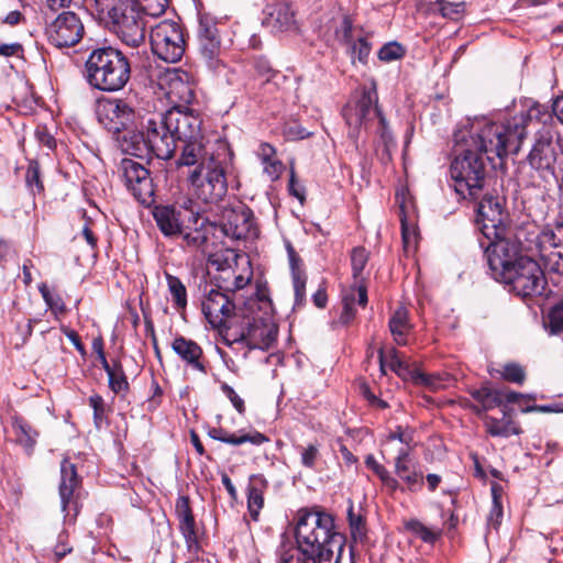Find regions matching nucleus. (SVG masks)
I'll return each mask as SVG.
<instances>
[{"mask_svg": "<svg viewBox=\"0 0 563 563\" xmlns=\"http://www.w3.org/2000/svg\"><path fill=\"white\" fill-rule=\"evenodd\" d=\"M526 119L512 117L505 122L486 118L467 119L454 131L450 177L454 191L462 198L476 200L486 188L487 162L518 154L523 143Z\"/></svg>", "mask_w": 563, "mask_h": 563, "instance_id": "f257e3e1", "label": "nucleus"}, {"mask_svg": "<svg viewBox=\"0 0 563 563\" xmlns=\"http://www.w3.org/2000/svg\"><path fill=\"white\" fill-rule=\"evenodd\" d=\"M295 538L299 550L319 563H340L344 537L335 531L333 517L319 509H300Z\"/></svg>", "mask_w": 563, "mask_h": 563, "instance_id": "f03ea898", "label": "nucleus"}, {"mask_svg": "<svg viewBox=\"0 0 563 563\" xmlns=\"http://www.w3.org/2000/svg\"><path fill=\"white\" fill-rule=\"evenodd\" d=\"M515 117H523L526 119L523 124L525 136H527L529 124L536 123L540 125L533 135L527 162L543 180L548 181L555 178L556 162L559 155L563 153V137L558 131V124L552 114L549 113L545 107L534 103L528 112H521Z\"/></svg>", "mask_w": 563, "mask_h": 563, "instance_id": "7ed1b4c3", "label": "nucleus"}, {"mask_svg": "<svg viewBox=\"0 0 563 563\" xmlns=\"http://www.w3.org/2000/svg\"><path fill=\"white\" fill-rule=\"evenodd\" d=\"M343 117L349 126V136L357 140L361 129L367 130L376 121V133L379 137L382 150H376L379 159L387 163L391 159V150L396 147L395 137L388 126V122L378 107L376 82L372 81L369 88H362L360 97L349 102L343 109Z\"/></svg>", "mask_w": 563, "mask_h": 563, "instance_id": "20e7f679", "label": "nucleus"}, {"mask_svg": "<svg viewBox=\"0 0 563 563\" xmlns=\"http://www.w3.org/2000/svg\"><path fill=\"white\" fill-rule=\"evenodd\" d=\"M82 75L92 89L115 92L123 89L131 78L130 60L114 47H98L89 53Z\"/></svg>", "mask_w": 563, "mask_h": 563, "instance_id": "39448f33", "label": "nucleus"}, {"mask_svg": "<svg viewBox=\"0 0 563 563\" xmlns=\"http://www.w3.org/2000/svg\"><path fill=\"white\" fill-rule=\"evenodd\" d=\"M233 153L228 143L217 142V153L188 175L195 196L206 203H218L228 192L227 169Z\"/></svg>", "mask_w": 563, "mask_h": 563, "instance_id": "423d86ee", "label": "nucleus"}, {"mask_svg": "<svg viewBox=\"0 0 563 563\" xmlns=\"http://www.w3.org/2000/svg\"><path fill=\"white\" fill-rule=\"evenodd\" d=\"M95 7L99 14L112 22L124 44L137 47L144 43L146 21L134 4L124 0H95Z\"/></svg>", "mask_w": 563, "mask_h": 563, "instance_id": "0eeeda50", "label": "nucleus"}, {"mask_svg": "<svg viewBox=\"0 0 563 563\" xmlns=\"http://www.w3.org/2000/svg\"><path fill=\"white\" fill-rule=\"evenodd\" d=\"M526 234L527 251L538 254L547 269L563 275V220L548 223L539 230L519 229L520 242Z\"/></svg>", "mask_w": 563, "mask_h": 563, "instance_id": "6e6552de", "label": "nucleus"}, {"mask_svg": "<svg viewBox=\"0 0 563 563\" xmlns=\"http://www.w3.org/2000/svg\"><path fill=\"white\" fill-rule=\"evenodd\" d=\"M164 113H158L146 120L142 133H131V144H126V135L123 136L122 150L134 154L144 143L148 151L159 159H169L176 151L173 135L165 129Z\"/></svg>", "mask_w": 563, "mask_h": 563, "instance_id": "1a4fd4ad", "label": "nucleus"}, {"mask_svg": "<svg viewBox=\"0 0 563 563\" xmlns=\"http://www.w3.org/2000/svg\"><path fill=\"white\" fill-rule=\"evenodd\" d=\"M277 325L263 318L243 317L240 323L228 325L224 339L231 344H242L249 350H269L277 340Z\"/></svg>", "mask_w": 563, "mask_h": 563, "instance_id": "9d476101", "label": "nucleus"}, {"mask_svg": "<svg viewBox=\"0 0 563 563\" xmlns=\"http://www.w3.org/2000/svg\"><path fill=\"white\" fill-rule=\"evenodd\" d=\"M504 234L501 233L498 238L488 240V244L485 247L489 269L497 282L501 278H509V274L523 257L520 254L521 249L527 251L525 241V238L528 236L527 234L521 236V242L518 239V232L516 233V241L505 238Z\"/></svg>", "mask_w": 563, "mask_h": 563, "instance_id": "9b49d317", "label": "nucleus"}, {"mask_svg": "<svg viewBox=\"0 0 563 563\" xmlns=\"http://www.w3.org/2000/svg\"><path fill=\"white\" fill-rule=\"evenodd\" d=\"M151 48L154 55L166 63H177L186 49L184 26L174 20H163L151 27Z\"/></svg>", "mask_w": 563, "mask_h": 563, "instance_id": "f8f14e48", "label": "nucleus"}, {"mask_svg": "<svg viewBox=\"0 0 563 563\" xmlns=\"http://www.w3.org/2000/svg\"><path fill=\"white\" fill-rule=\"evenodd\" d=\"M499 282L509 285L510 290L521 298L541 296L547 286L540 264L529 256L518 262L509 278H501Z\"/></svg>", "mask_w": 563, "mask_h": 563, "instance_id": "ddd939ff", "label": "nucleus"}, {"mask_svg": "<svg viewBox=\"0 0 563 563\" xmlns=\"http://www.w3.org/2000/svg\"><path fill=\"white\" fill-rule=\"evenodd\" d=\"M474 201L476 202V224L482 234L490 240L505 233V199L488 192L485 188L479 198Z\"/></svg>", "mask_w": 563, "mask_h": 563, "instance_id": "4468645a", "label": "nucleus"}, {"mask_svg": "<svg viewBox=\"0 0 563 563\" xmlns=\"http://www.w3.org/2000/svg\"><path fill=\"white\" fill-rule=\"evenodd\" d=\"M378 362L382 373H386L388 367L397 376H399L404 383H411L415 385H424L426 387H441L438 385L440 382H449V374H424L419 368L404 361L394 347L387 353L383 349L378 350Z\"/></svg>", "mask_w": 563, "mask_h": 563, "instance_id": "2eb2a0df", "label": "nucleus"}, {"mask_svg": "<svg viewBox=\"0 0 563 563\" xmlns=\"http://www.w3.org/2000/svg\"><path fill=\"white\" fill-rule=\"evenodd\" d=\"M217 225L224 236L232 240L254 239L258 234L253 211L242 203L223 208Z\"/></svg>", "mask_w": 563, "mask_h": 563, "instance_id": "dca6fc26", "label": "nucleus"}, {"mask_svg": "<svg viewBox=\"0 0 563 563\" xmlns=\"http://www.w3.org/2000/svg\"><path fill=\"white\" fill-rule=\"evenodd\" d=\"M96 113L99 123L113 134L128 130L135 118L134 108L122 98H100Z\"/></svg>", "mask_w": 563, "mask_h": 563, "instance_id": "f3484780", "label": "nucleus"}, {"mask_svg": "<svg viewBox=\"0 0 563 563\" xmlns=\"http://www.w3.org/2000/svg\"><path fill=\"white\" fill-rule=\"evenodd\" d=\"M120 172L128 190L144 207L155 201V188L150 170L132 158H123Z\"/></svg>", "mask_w": 563, "mask_h": 563, "instance_id": "a211bd4d", "label": "nucleus"}, {"mask_svg": "<svg viewBox=\"0 0 563 563\" xmlns=\"http://www.w3.org/2000/svg\"><path fill=\"white\" fill-rule=\"evenodd\" d=\"M205 298L201 307L207 321L212 328L221 329L234 324V311L236 308L234 298L225 290L218 288L205 289Z\"/></svg>", "mask_w": 563, "mask_h": 563, "instance_id": "6ab92c4d", "label": "nucleus"}, {"mask_svg": "<svg viewBox=\"0 0 563 563\" xmlns=\"http://www.w3.org/2000/svg\"><path fill=\"white\" fill-rule=\"evenodd\" d=\"M197 38L199 55L207 67L212 71H220L224 68V63L221 58L222 44L217 23L207 14H202L199 18Z\"/></svg>", "mask_w": 563, "mask_h": 563, "instance_id": "aec40b11", "label": "nucleus"}, {"mask_svg": "<svg viewBox=\"0 0 563 563\" xmlns=\"http://www.w3.org/2000/svg\"><path fill=\"white\" fill-rule=\"evenodd\" d=\"M164 117L165 129L172 133L175 144L203 139L202 121L191 109L173 107L164 112Z\"/></svg>", "mask_w": 563, "mask_h": 563, "instance_id": "412c9836", "label": "nucleus"}, {"mask_svg": "<svg viewBox=\"0 0 563 563\" xmlns=\"http://www.w3.org/2000/svg\"><path fill=\"white\" fill-rule=\"evenodd\" d=\"M85 27L80 18L71 11H64L46 26L48 42L57 48L75 46L84 36Z\"/></svg>", "mask_w": 563, "mask_h": 563, "instance_id": "4be33fe9", "label": "nucleus"}, {"mask_svg": "<svg viewBox=\"0 0 563 563\" xmlns=\"http://www.w3.org/2000/svg\"><path fill=\"white\" fill-rule=\"evenodd\" d=\"M81 479L77 474L76 467L68 460H64L60 464V483L58 487L62 511L65 516L76 517L78 515V495Z\"/></svg>", "mask_w": 563, "mask_h": 563, "instance_id": "5701e85b", "label": "nucleus"}, {"mask_svg": "<svg viewBox=\"0 0 563 563\" xmlns=\"http://www.w3.org/2000/svg\"><path fill=\"white\" fill-rule=\"evenodd\" d=\"M472 396L475 400L482 404L484 409H492L495 407H503V410L510 409L509 406L518 405L521 411H528L531 407L528 406L527 395L519 393L504 394V389H472Z\"/></svg>", "mask_w": 563, "mask_h": 563, "instance_id": "b1692460", "label": "nucleus"}, {"mask_svg": "<svg viewBox=\"0 0 563 563\" xmlns=\"http://www.w3.org/2000/svg\"><path fill=\"white\" fill-rule=\"evenodd\" d=\"M175 512L179 520V529L181 534L185 538L186 544L188 549L191 551L192 549L198 548V539L196 531V521L192 515V510L189 504V497L179 496L176 506Z\"/></svg>", "mask_w": 563, "mask_h": 563, "instance_id": "393cba45", "label": "nucleus"}, {"mask_svg": "<svg viewBox=\"0 0 563 563\" xmlns=\"http://www.w3.org/2000/svg\"><path fill=\"white\" fill-rule=\"evenodd\" d=\"M181 143V154L178 158V165L180 166H202V164L209 162V157L217 153V144L212 147L208 146L205 143V137Z\"/></svg>", "mask_w": 563, "mask_h": 563, "instance_id": "a878e982", "label": "nucleus"}, {"mask_svg": "<svg viewBox=\"0 0 563 563\" xmlns=\"http://www.w3.org/2000/svg\"><path fill=\"white\" fill-rule=\"evenodd\" d=\"M195 228L184 234L183 239L187 246L206 252L208 250L211 235L218 230L216 222L209 221L199 214L192 216Z\"/></svg>", "mask_w": 563, "mask_h": 563, "instance_id": "bb28decb", "label": "nucleus"}, {"mask_svg": "<svg viewBox=\"0 0 563 563\" xmlns=\"http://www.w3.org/2000/svg\"><path fill=\"white\" fill-rule=\"evenodd\" d=\"M153 218L165 236L174 238L181 234L183 221L180 219V211L174 206H155Z\"/></svg>", "mask_w": 563, "mask_h": 563, "instance_id": "cd10ccee", "label": "nucleus"}, {"mask_svg": "<svg viewBox=\"0 0 563 563\" xmlns=\"http://www.w3.org/2000/svg\"><path fill=\"white\" fill-rule=\"evenodd\" d=\"M268 23L280 32H297L298 24L295 18V11L288 2H276L268 7Z\"/></svg>", "mask_w": 563, "mask_h": 563, "instance_id": "c85d7f7f", "label": "nucleus"}, {"mask_svg": "<svg viewBox=\"0 0 563 563\" xmlns=\"http://www.w3.org/2000/svg\"><path fill=\"white\" fill-rule=\"evenodd\" d=\"M172 349L181 361L186 362L192 368L205 372V366L200 361L203 352L200 345L195 341L177 335L172 342Z\"/></svg>", "mask_w": 563, "mask_h": 563, "instance_id": "c756f323", "label": "nucleus"}, {"mask_svg": "<svg viewBox=\"0 0 563 563\" xmlns=\"http://www.w3.org/2000/svg\"><path fill=\"white\" fill-rule=\"evenodd\" d=\"M367 301V289L364 285L352 287L342 298L343 309L340 314V322L349 324L356 316L354 303L357 302L361 307H365Z\"/></svg>", "mask_w": 563, "mask_h": 563, "instance_id": "7c9ffc66", "label": "nucleus"}, {"mask_svg": "<svg viewBox=\"0 0 563 563\" xmlns=\"http://www.w3.org/2000/svg\"><path fill=\"white\" fill-rule=\"evenodd\" d=\"M266 488V481L255 475L251 477L247 487V507L252 519L257 520L258 514L264 506V489Z\"/></svg>", "mask_w": 563, "mask_h": 563, "instance_id": "2f4dec72", "label": "nucleus"}, {"mask_svg": "<svg viewBox=\"0 0 563 563\" xmlns=\"http://www.w3.org/2000/svg\"><path fill=\"white\" fill-rule=\"evenodd\" d=\"M514 408L503 411V418L497 419L494 417H487L486 427L489 434L493 437H509L511 434H519L521 430L514 424L511 419L509 418L510 411Z\"/></svg>", "mask_w": 563, "mask_h": 563, "instance_id": "473e14b6", "label": "nucleus"}, {"mask_svg": "<svg viewBox=\"0 0 563 563\" xmlns=\"http://www.w3.org/2000/svg\"><path fill=\"white\" fill-rule=\"evenodd\" d=\"M365 465L378 476L389 495H394L400 489V484L396 477H394L384 465L379 464L372 454L365 457Z\"/></svg>", "mask_w": 563, "mask_h": 563, "instance_id": "72a5a7b5", "label": "nucleus"}, {"mask_svg": "<svg viewBox=\"0 0 563 563\" xmlns=\"http://www.w3.org/2000/svg\"><path fill=\"white\" fill-rule=\"evenodd\" d=\"M388 325L396 343L405 345L407 343L406 335L410 329L406 309H397L391 316Z\"/></svg>", "mask_w": 563, "mask_h": 563, "instance_id": "f704fd0d", "label": "nucleus"}, {"mask_svg": "<svg viewBox=\"0 0 563 563\" xmlns=\"http://www.w3.org/2000/svg\"><path fill=\"white\" fill-rule=\"evenodd\" d=\"M13 429L16 435V441L27 451H32L38 432L21 418H14Z\"/></svg>", "mask_w": 563, "mask_h": 563, "instance_id": "c9c22d12", "label": "nucleus"}, {"mask_svg": "<svg viewBox=\"0 0 563 563\" xmlns=\"http://www.w3.org/2000/svg\"><path fill=\"white\" fill-rule=\"evenodd\" d=\"M168 290L172 295L173 302L177 309L184 310L187 307V290L186 286L183 284V282L172 275L166 273L165 274Z\"/></svg>", "mask_w": 563, "mask_h": 563, "instance_id": "e433bc0d", "label": "nucleus"}, {"mask_svg": "<svg viewBox=\"0 0 563 563\" xmlns=\"http://www.w3.org/2000/svg\"><path fill=\"white\" fill-rule=\"evenodd\" d=\"M347 520L352 538L354 539V541L362 542L366 538V525L362 514H356L354 511L353 504H350L349 506Z\"/></svg>", "mask_w": 563, "mask_h": 563, "instance_id": "4c0bfd02", "label": "nucleus"}, {"mask_svg": "<svg viewBox=\"0 0 563 563\" xmlns=\"http://www.w3.org/2000/svg\"><path fill=\"white\" fill-rule=\"evenodd\" d=\"M267 441H268V438L257 431H255L253 433H245V434L229 433L227 431L225 437L223 438V443H228V444H232V445H241L246 442H250L254 445H260Z\"/></svg>", "mask_w": 563, "mask_h": 563, "instance_id": "58836bf2", "label": "nucleus"}, {"mask_svg": "<svg viewBox=\"0 0 563 563\" xmlns=\"http://www.w3.org/2000/svg\"><path fill=\"white\" fill-rule=\"evenodd\" d=\"M400 484V489L401 492H409V493H419L421 492L422 487H423V483H424V476H423V473L416 468L413 471H411V473L405 475V476H401L400 479H397Z\"/></svg>", "mask_w": 563, "mask_h": 563, "instance_id": "ea45409f", "label": "nucleus"}, {"mask_svg": "<svg viewBox=\"0 0 563 563\" xmlns=\"http://www.w3.org/2000/svg\"><path fill=\"white\" fill-rule=\"evenodd\" d=\"M368 261V253L364 247H356L351 254V266L356 285H362L361 275Z\"/></svg>", "mask_w": 563, "mask_h": 563, "instance_id": "a19ab883", "label": "nucleus"}, {"mask_svg": "<svg viewBox=\"0 0 563 563\" xmlns=\"http://www.w3.org/2000/svg\"><path fill=\"white\" fill-rule=\"evenodd\" d=\"M406 54V48L398 42H388L378 51V58L382 62L390 63L401 59Z\"/></svg>", "mask_w": 563, "mask_h": 563, "instance_id": "79ce46f5", "label": "nucleus"}, {"mask_svg": "<svg viewBox=\"0 0 563 563\" xmlns=\"http://www.w3.org/2000/svg\"><path fill=\"white\" fill-rule=\"evenodd\" d=\"M291 277L295 292L294 309H300L306 305L307 278L303 272H295Z\"/></svg>", "mask_w": 563, "mask_h": 563, "instance_id": "37998d69", "label": "nucleus"}, {"mask_svg": "<svg viewBox=\"0 0 563 563\" xmlns=\"http://www.w3.org/2000/svg\"><path fill=\"white\" fill-rule=\"evenodd\" d=\"M109 380V387H129L128 378L122 369L121 364L112 362L103 365Z\"/></svg>", "mask_w": 563, "mask_h": 563, "instance_id": "c03bdc74", "label": "nucleus"}, {"mask_svg": "<svg viewBox=\"0 0 563 563\" xmlns=\"http://www.w3.org/2000/svg\"><path fill=\"white\" fill-rule=\"evenodd\" d=\"M548 329L551 334L563 335V299L551 308Z\"/></svg>", "mask_w": 563, "mask_h": 563, "instance_id": "a18cd8bd", "label": "nucleus"}, {"mask_svg": "<svg viewBox=\"0 0 563 563\" xmlns=\"http://www.w3.org/2000/svg\"><path fill=\"white\" fill-rule=\"evenodd\" d=\"M395 474L397 475V479H400L401 476H405L411 471L416 470V465L412 463L410 457V453L407 449H401L398 452V455L395 457Z\"/></svg>", "mask_w": 563, "mask_h": 563, "instance_id": "49530a36", "label": "nucleus"}, {"mask_svg": "<svg viewBox=\"0 0 563 563\" xmlns=\"http://www.w3.org/2000/svg\"><path fill=\"white\" fill-rule=\"evenodd\" d=\"M500 374L505 380L511 384L522 385L526 380L525 367L517 363H508L504 365Z\"/></svg>", "mask_w": 563, "mask_h": 563, "instance_id": "de8ad7c7", "label": "nucleus"}, {"mask_svg": "<svg viewBox=\"0 0 563 563\" xmlns=\"http://www.w3.org/2000/svg\"><path fill=\"white\" fill-rule=\"evenodd\" d=\"M352 54V59L356 57L363 65L367 64L368 56L372 51L371 43L363 36L356 38V41L349 46Z\"/></svg>", "mask_w": 563, "mask_h": 563, "instance_id": "09e8293b", "label": "nucleus"}, {"mask_svg": "<svg viewBox=\"0 0 563 563\" xmlns=\"http://www.w3.org/2000/svg\"><path fill=\"white\" fill-rule=\"evenodd\" d=\"M493 503L492 507L487 517V523L488 526L493 527L494 529H497L501 523L503 518V506L500 497L497 494V489L493 487Z\"/></svg>", "mask_w": 563, "mask_h": 563, "instance_id": "8fccbe9b", "label": "nucleus"}, {"mask_svg": "<svg viewBox=\"0 0 563 563\" xmlns=\"http://www.w3.org/2000/svg\"><path fill=\"white\" fill-rule=\"evenodd\" d=\"M90 406L93 409V422L97 429H100L106 418V402L99 395H92L89 398Z\"/></svg>", "mask_w": 563, "mask_h": 563, "instance_id": "3c124183", "label": "nucleus"}, {"mask_svg": "<svg viewBox=\"0 0 563 563\" xmlns=\"http://www.w3.org/2000/svg\"><path fill=\"white\" fill-rule=\"evenodd\" d=\"M300 460L301 464L307 468H313L319 459V445L308 444L307 446L300 448Z\"/></svg>", "mask_w": 563, "mask_h": 563, "instance_id": "603ef678", "label": "nucleus"}, {"mask_svg": "<svg viewBox=\"0 0 563 563\" xmlns=\"http://www.w3.org/2000/svg\"><path fill=\"white\" fill-rule=\"evenodd\" d=\"M41 292L55 316L65 313L66 307L60 296L51 294L45 287L41 288Z\"/></svg>", "mask_w": 563, "mask_h": 563, "instance_id": "864d4df0", "label": "nucleus"}, {"mask_svg": "<svg viewBox=\"0 0 563 563\" xmlns=\"http://www.w3.org/2000/svg\"><path fill=\"white\" fill-rule=\"evenodd\" d=\"M406 527L424 542L431 543L437 539V534L418 520L409 521Z\"/></svg>", "mask_w": 563, "mask_h": 563, "instance_id": "5fc2aeb1", "label": "nucleus"}, {"mask_svg": "<svg viewBox=\"0 0 563 563\" xmlns=\"http://www.w3.org/2000/svg\"><path fill=\"white\" fill-rule=\"evenodd\" d=\"M25 181L30 188H36L37 191L43 190V184L40 179V167L36 162H31L27 166Z\"/></svg>", "mask_w": 563, "mask_h": 563, "instance_id": "6e6d98bb", "label": "nucleus"}, {"mask_svg": "<svg viewBox=\"0 0 563 563\" xmlns=\"http://www.w3.org/2000/svg\"><path fill=\"white\" fill-rule=\"evenodd\" d=\"M401 238L405 249H408L417 241V233L415 227H410L406 218H401Z\"/></svg>", "mask_w": 563, "mask_h": 563, "instance_id": "4d7b16f0", "label": "nucleus"}, {"mask_svg": "<svg viewBox=\"0 0 563 563\" xmlns=\"http://www.w3.org/2000/svg\"><path fill=\"white\" fill-rule=\"evenodd\" d=\"M283 563H319L314 555L306 554L297 548L295 554L284 556Z\"/></svg>", "mask_w": 563, "mask_h": 563, "instance_id": "13d9d810", "label": "nucleus"}, {"mask_svg": "<svg viewBox=\"0 0 563 563\" xmlns=\"http://www.w3.org/2000/svg\"><path fill=\"white\" fill-rule=\"evenodd\" d=\"M23 46L22 44L14 43H1L0 42V56L11 57V56H22L23 55Z\"/></svg>", "mask_w": 563, "mask_h": 563, "instance_id": "bf43d9fd", "label": "nucleus"}, {"mask_svg": "<svg viewBox=\"0 0 563 563\" xmlns=\"http://www.w3.org/2000/svg\"><path fill=\"white\" fill-rule=\"evenodd\" d=\"M341 41L347 46L356 41L353 37L352 21L347 16H345L341 23Z\"/></svg>", "mask_w": 563, "mask_h": 563, "instance_id": "052dcab7", "label": "nucleus"}, {"mask_svg": "<svg viewBox=\"0 0 563 563\" xmlns=\"http://www.w3.org/2000/svg\"><path fill=\"white\" fill-rule=\"evenodd\" d=\"M254 68L260 75L267 76L266 81L268 82L272 77L275 76V71L272 69L269 62L264 57L254 59Z\"/></svg>", "mask_w": 563, "mask_h": 563, "instance_id": "680f3d73", "label": "nucleus"}, {"mask_svg": "<svg viewBox=\"0 0 563 563\" xmlns=\"http://www.w3.org/2000/svg\"><path fill=\"white\" fill-rule=\"evenodd\" d=\"M264 172L269 176L272 180H275L279 177L283 170V164L277 158L271 159V162H263Z\"/></svg>", "mask_w": 563, "mask_h": 563, "instance_id": "e2e57ef3", "label": "nucleus"}, {"mask_svg": "<svg viewBox=\"0 0 563 563\" xmlns=\"http://www.w3.org/2000/svg\"><path fill=\"white\" fill-rule=\"evenodd\" d=\"M63 333L70 340V342L74 344L75 349L84 356L86 355V349L82 344L80 336L75 330H71L67 327H62Z\"/></svg>", "mask_w": 563, "mask_h": 563, "instance_id": "0e129e2a", "label": "nucleus"}, {"mask_svg": "<svg viewBox=\"0 0 563 563\" xmlns=\"http://www.w3.org/2000/svg\"><path fill=\"white\" fill-rule=\"evenodd\" d=\"M257 156L263 162H271V159L275 158L276 150L269 143H261L256 151Z\"/></svg>", "mask_w": 563, "mask_h": 563, "instance_id": "69168bd1", "label": "nucleus"}, {"mask_svg": "<svg viewBox=\"0 0 563 563\" xmlns=\"http://www.w3.org/2000/svg\"><path fill=\"white\" fill-rule=\"evenodd\" d=\"M66 536H59V541L54 549V555L56 558V561L62 560L67 553H70L73 550V548L66 542Z\"/></svg>", "mask_w": 563, "mask_h": 563, "instance_id": "338daca9", "label": "nucleus"}, {"mask_svg": "<svg viewBox=\"0 0 563 563\" xmlns=\"http://www.w3.org/2000/svg\"><path fill=\"white\" fill-rule=\"evenodd\" d=\"M550 113L552 114V117L556 123L560 122L563 124V96L556 98L553 101L552 112H550Z\"/></svg>", "mask_w": 563, "mask_h": 563, "instance_id": "774afa93", "label": "nucleus"}]
</instances>
